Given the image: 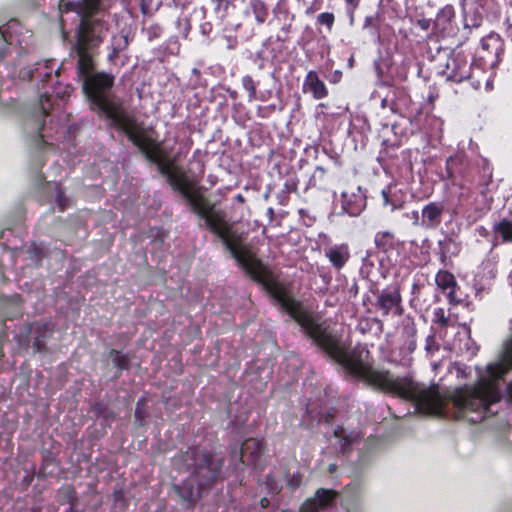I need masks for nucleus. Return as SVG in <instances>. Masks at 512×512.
I'll use <instances>...</instances> for the list:
<instances>
[{
  "instance_id": "1",
  "label": "nucleus",
  "mask_w": 512,
  "mask_h": 512,
  "mask_svg": "<svg viewBox=\"0 0 512 512\" xmlns=\"http://www.w3.org/2000/svg\"><path fill=\"white\" fill-rule=\"evenodd\" d=\"M145 158L157 165L173 190L179 191L188 201L193 212L204 219L206 227L215 234L230 252L231 256L256 282L261 284L281 309L289 314L305 334L333 361L344 369H367V350L361 347L349 348L341 335L324 322H319L302 303L288 293L286 286L277 276L243 245V234L226 218L223 210L216 209L202 194L192 191L187 175L175 165V159H168L155 140L141 151Z\"/></svg>"
},
{
  "instance_id": "2",
  "label": "nucleus",
  "mask_w": 512,
  "mask_h": 512,
  "mask_svg": "<svg viewBox=\"0 0 512 512\" xmlns=\"http://www.w3.org/2000/svg\"><path fill=\"white\" fill-rule=\"evenodd\" d=\"M145 158L157 165L173 190L179 191L188 201L193 212L204 219L206 227L215 234L230 252L231 256L256 282L261 284L281 309L289 314L303 329L305 334L333 361L345 370H365V349L349 348L341 335L334 332L324 322H319L302 303L288 293L286 286L277 276L243 245V234L226 218L223 210L216 209L202 194L192 191L187 175L175 165V159H168L155 140L141 151Z\"/></svg>"
},
{
  "instance_id": "3",
  "label": "nucleus",
  "mask_w": 512,
  "mask_h": 512,
  "mask_svg": "<svg viewBox=\"0 0 512 512\" xmlns=\"http://www.w3.org/2000/svg\"><path fill=\"white\" fill-rule=\"evenodd\" d=\"M84 28L75 42L73 51L78 57L77 72L83 82V91L91 104L101 113L113 115L116 111L115 101L110 94L114 84V76L105 72L93 73V56L95 49L102 43L107 35V28L102 24L95 27L92 36Z\"/></svg>"
},
{
  "instance_id": "4",
  "label": "nucleus",
  "mask_w": 512,
  "mask_h": 512,
  "mask_svg": "<svg viewBox=\"0 0 512 512\" xmlns=\"http://www.w3.org/2000/svg\"><path fill=\"white\" fill-rule=\"evenodd\" d=\"M173 463L178 470L190 472L198 490H205L216 481L223 466V459L198 448H188L176 456Z\"/></svg>"
},
{
  "instance_id": "5",
  "label": "nucleus",
  "mask_w": 512,
  "mask_h": 512,
  "mask_svg": "<svg viewBox=\"0 0 512 512\" xmlns=\"http://www.w3.org/2000/svg\"><path fill=\"white\" fill-rule=\"evenodd\" d=\"M61 25H64L63 15L69 12H75L80 17L78 25L76 41L84 28H87V34L92 36L95 27L102 23L107 29L108 25L102 18L95 17V14L102 10L101 0H80L74 2L71 0H60L58 4Z\"/></svg>"
},
{
  "instance_id": "6",
  "label": "nucleus",
  "mask_w": 512,
  "mask_h": 512,
  "mask_svg": "<svg viewBox=\"0 0 512 512\" xmlns=\"http://www.w3.org/2000/svg\"><path fill=\"white\" fill-rule=\"evenodd\" d=\"M115 108V113L113 115L105 114L106 117L118 124L127 135L128 139L138 147L140 151L154 141L143 129L137 127V123L134 119L124 114L120 104L117 102L115 103Z\"/></svg>"
},
{
  "instance_id": "7",
  "label": "nucleus",
  "mask_w": 512,
  "mask_h": 512,
  "mask_svg": "<svg viewBox=\"0 0 512 512\" xmlns=\"http://www.w3.org/2000/svg\"><path fill=\"white\" fill-rule=\"evenodd\" d=\"M339 495L330 489H318L313 498L308 499L300 508V512H340L338 511ZM341 512H348L342 509Z\"/></svg>"
},
{
  "instance_id": "8",
  "label": "nucleus",
  "mask_w": 512,
  "mask_h": 512,
  "mask_svg": "<svg viewBox=\"0 0 512 512\" xmlns=\"http://www.w3.org/2000/svg\"><path fill=\"white\" fill-rule=\"evenodd\" d=\"M375 307L381 310L384 316L390 313L397 316L402 315L403 308L400 287L393 285L383 289L377 295Z\"/></svg>"
},
{
  "instance_id": "9",
  "label": "nucleus",
  "mask_w": 512,
  "mask_h": 512,
  "mask_svg": "<svg viewBox=\"0 0 512 512\" xmlns=\"http://www.w3.org/2000/svg\"><path fill=\"white\" fill-rule=\"evenodd\" d=\"M471 65L460 55L448 57L442 73L448 80L462 82L470 77Z\"/></svg>"
},
{
  "instance_id": "10",
  "label": "nucleus",
  "mask_w": 512,
  "mask_h": 512,
  "mask_svg": "<svg viewBox=\"0 0 512 512\" xmlns=\"http://www.w3.org/2000/svg\"><path fill=\"white\" fill-rule=\"evenodd\" d=\"M263 451L264 445L261 440L248 438L242 443L240 459L244 464L254 465L261 457Z\"/></svg>"
},
{
  "instance_id": "11",
  "label": "nucleus",
  "mask_w": 512,
  "mask_h": 512,
  "mask_svg": "<svg viewBox=\"0 0 512 512\" xmlns=\"http://www.w3.org/2000/svg\"><path fill=\"white\" fill-rule=\"evenodd\" d=\"M194 483L195 481H193L192 477L190 476L188 479L184 480L182 484L174 485V490L186 504L187 508H192L194 506L195 502L198 498H200L201 492L203 491L198 490V486L195 489L193 486Z\"/></svg>"
},
{
  "instance_id": "12",
  "label": "nucleus",
  "mask_w": 512,
  "mask_h": 512,
  "mask_svg": "<svg viewBox=\"0 0 512 512\" xmlns=\"http://www.w3.org/2000/svg\"><path fill=\"white\" fill-rule=\"evenodd\" d=\"M444 205L439 202H430L422 209V225L435 228L440 225L444 212Z\"/></svg>"
},
{
  "instance_id": "13",
  "label": "nucleus",
  "mask_w": 512,
  "mask_h": 512,
  "mask_svg": "<svg viewBox=\"0 0 512 512\" xmlns=\"http://www.w3.org/2000/svg\"><path fill=\"white\" fill-rule=\"evenodd\" d=\"M334 436L338 439V446L343 455L349 453L352 445L360 442L363 437L359 431H347L343 427L335 428Z\"/></svg>"
},
{
  "instance_id": "14",
  "label": "nucleus",
  "mask_w": 512,
  "mask_h": 512,
  "mask_svg": "<svg viewBox=\"0 0 512 512\" xmlns=\"http://www.w3.org/2000/svg\"><path fill=\"white\" fill-rule=\"evenodd\" d=\"M325 256L336 269H341L350 258L347 244L335 245L325 250Z\"/></svg>"
},
{
  "instance_id": "15",
  "label": "nucleus",
  "mask_w": 512,
  "mask_h": 512,
  "mask_svg": "<svg viewBox=\"0 0 512 512\" xmlns=\"http://www.w3.org/2000/svg\"><path fill=\"white\" fill-rule=\"evenodd\" d=\"M435 281L437 286L447 294L451 302L459 301L455 294L457 282L453 274L446 270H440L436 275Z\"/></svg>"
},
{
  "instance_id": "16",
  "label": "nucleus",
  "mask_w": 512,
  "mask_h": 512,
  "mask_svg": "<svg viewBox=\"0 0 512 512\" xmlns=\"http://www.w3.org/2000/svg\"><path fill=\"white\" fill-rule=\"evenodd\" d=\"M305 87H308L315 99H323L328 95L326 85L319 79L315 71H309L305 78Z\"/></svg>"
},
{
  "instance_id": "17",
  "label": "nucleus",
  "mask_w": 512,
  "mask_h": 512,
  "mask_svg": "<svg viewBox=\"0 0 512 512\" xmlns=\"http://www.w3.org/2000/svg\"><path fill=\"white\" fill-rule=\"evenodd\" d=\"M439 254L444 266H448L453 256L458 255L460 251L459 244L452 238H446L439 241Z\"/></svg>"
},
{
  "instance_id": "18",
  "label": "nucleus",
  "mask_w": 512,
  "mask_h": 512,
  "mask_svg": "<svg viewBox=\"0 0 512 512\" xmlns=\"http://www.w3.org/2000/svg\"><path fill=\"white\" fill-rule=\"evenodd\" d=\"M341 196H342L343 209L349 215L356 216L361 212V210L364 207V199L361 195H359L357 197L358 199L355 201L354 204L350 203V201L348 199L349 195L347 192H343Z\"/></svg>"
},
{
  "instance_id": "19",
  "label": "nucleus",
  "mask_w": 512,
  "mask_h": 512,
  "mask_svg": "<svg viewBox=\"0 0 512 512\" xmlns=\"http://www.w3.org/2000/svg\"><path fill=\"white\" fill-rule=\"evenodd\" d=\"M250 8L258 24H263L268 17V8L261 0H251Z\"/></svg>"
},
{
  "instance_id": "20",
  "label": "nucleus",
  "mask_w": 512,
  "mask_h": 512,
  "mask_svg": "<svg viewBox=\"0 0 512 512\" xmlns=\"http://www.w3.org/2000/svg\"><path fill=\"white\" fill-rule=\"evenodd\" d=\"M394 234L390 231L378 232L375 235V245L382 251L393 248Z\"/></svg>"
},
{
  "instance_id": "21",
  "label": "nucleus",
  "mask_w": 512,
  "mask_h": 512,
  "mask_svg": "<svg viewBox=\"0 0 512 512\" xmlns=\"http://www.w3.org/2000/svg\"><path fill=\"white\" fill-rule=\"evenodd\" d=\"M494 231L501 235L504 241H512V222L503 219L494 225Z\"/></svg>"
},
{
  "instance_id": "22",
  "label": "nucleus",
  "mask_w": 512,
  "mask_h": 512,
  "mask_svg": "<svg viewBox=\"0 0 512 512\" xmlns=\"http://www.w3.org/2000/svg\"><path fill=\"white\" fill-rule=\"evenodd\" d=\"M110 357L112 359V362L115 366H117L119 369H127L129 367V360L127 356L121 354L117 350H111Z\"/></svg>"
},
{
  "instance_id": "23",
  "label": "nucleus",
  "mask_w": 512,
  "mask_h": 512,
  "mask_svg": "<svg viewBox=\"0 0 512 512\" xmlns=\"http://www.w3.org/2000/svg\"><path fill=\"white\" fill-rule=\"evenodd\" d=\"M334 22H335V16L331 12H323L317 16V23L319 25L325 26L328 31L332 30Z\"/></svg>"
},
{
  "instance_id": "24",
  "label": "nucleus",
  "mask_w": 512,
  "mask_h": 512,
  "mask_svg": "<svg viewBox=\"0 0 512 512\" xmlns=\"http://www.w3.org/2000/svg\"><path fill=\"white\" fill-rule=\"evenodd\" d=\"M242 85L244 89L249 93V100L252 101L256 99V83L253 78L249 75L244 76L242 78Z\"/></svg>"
},
{
  "instance_id": "25",
  "label": "nucleus",
  "mask_w": 512,
  "mask_h": 512,
  "mask_svg": "<svg viewBox=\"0 0 512 512\" xmlns=\"http://www.w3.org/2000/svg\"><path fill=\"white\" fill-rule=\"evenodd\" d=\"M39 103H40V109H41L40 116L46 117L49 114V111L52 106L50 96L45 92L43 95L40 96Z\"/></svg>"
},
{
  "instance_id": "26",
  "label": "nucleus",
  "mask_w": 512,
  "mask_h": 512,
  "mask_svg": "<svg viewBox=\"0 0 512 512\" xmlns=\"http://www.w3.org/2000/svg\"><path fill=\"white\" fill-rule=\"evenodd\" d=\"M379 15H369L365 17L363 29H373L375 34H378Z\"/></svg>"
},
{
  "instance_id": "27",
  "label": "nucleus",
  "mask_w": 512,
  "mask_h": 512,
  "mask_svg": "<svg viewBox=\"0 0 512 512\" xmlns=\"http://www.w3.org/2000/svg\"><path fill=\"white\" fill-rule=\"evenodd\" d=\"M145 417H146L145 401H144V399H140L136 404L135 419L140 425H143Z\"/></svg>"
},
{
  "instance_id": "28",
  "label": "nucleus",
  "mask_w": 512,
  "mask_h": 512,
  "mask_svg": "<svg viewBox=\"0 0 512 512\" xmlns=\"http://www.w3.org/2000/svg\"><path fill=\"white\" fill-rule=\"evenodd\" d=\"M177 28L183 38H186L190 32L191 24L188 18H179L177 20Z\"/></svg>"
},
{
  "instance_id": "29",
  "label": "nucleus",
  "mask_w": 512,
  "mask_h": 512,
  "mask_svg": "<svg viewBox=\"0 0 512 512\" xmlns=\"http://www.w3.org/2000/svg\"><path fill=\"white\" fill-rule=\"evenodd\" d=\"M128 45V38L127 36H115L113 37V50L114 54H117L122 49L126 48Z\"/></svg>"
},
{
  "instance_id": "30",
  "label": "nucleus",
  "mask_w": 512,
  "mask_h": 512,
  "mask_svg": "<svg viewBox=\"0 0 512 512\" xmlns=\"http://www.w3.org/2000/svg\"><path fill=\"white\" fill-rule=\"evenodd\" d=\"M459 162L457 157H449L446 161V171L449 179H453L455 175V164Z\"/></svg>"
},
{
  "instance_id": "31",
  "label": "nucleus",
  "mask_w": 512,
  "mask_h": 512,
  "mask_svg": "<svg viewBox=\"0 0 512 512\" xmlns=\"http://www.w3.org/2000/svg\"><path fill=\"white\" fill-rule=\"evenodd\" d=\"M347 5V12L350 17L351 23L354 21V14L356 9L359 7L361 0H345Z\"/></svg>"
},
{
  "instance_id": "32",
  "label": "nucleus",
  "mask_w": 512,
  "mask_h": 512,
  "mask_svg": "<svg viewBox=\"0 0 512 512\" xmlns=\"http://www.w3.org/2000/svg\"><path fill=\"white\" fill-rule=\"evenodd\" d=\"M435 321L439 323L441 326H447L448 325V317L445 316V311L443 308H438L434 312Z\"/></svg>"
},
{
  "instance_id": "33",
  "label": "nucleus",
  "mask_w": 512,
  "mask_h": 512,
  "mask_svg": "<svg viewBox=\"0 0 512 512\" xmlns=\"http://www.w3.org/2000/svg\"><path fill=\"white\" fill-rule=\"evenodd\" d=\"M1 38H0V60L4 59L7 52V44L8 39L6 38L4 34L3 27L0 28Z\"/></svg>"
},
{
  "instance_id": "34",
  "label": "nucleus",
  "mask_w": 512,
  "mask_h": 512,
  "mask_svg": "<svg viewBox=\"0 0 512 512\" xmlns=\"http://www.w3.org/2000/svg\"><path fill=\"white\" fill-rule=\"evenodd\" d=\"M425 350L429 353L439 350V345L437 344L435 337L433 335H429L426 338Z\"/></svg>"
},
{
  "instance_id": "35",
  "label": "nucleus",
  "mask_w": 512,
  "mask_h": 512,
  "mask_svg": "<svg viewBox=\"0 0 512 512\" xmlns=\"http://www.w3.org/2000/svg\"><path fill=\"white\" fill-rule=\"evenodd\" d=\"M266 484L272 494H277L281 490V486L272 476H267Z\"/></svg>"
},
{
  "instance_id": "36",
  "label": "nucleus",
  "mask_w": 512,
  "mask_h": 512,
  "mask_svg": "<svg viewBox=\"0 0 512 512\" xmlns=\"http://www.w3.org/2000/svg\"><path fill=\"white\" fill-rule=\"evenodd\" d=\"M44 336H37L35 338V341L33 343V347L38 351V352H42L45 350L46 348V342L45 340L43 339Z\"/></svg>"
},
{
  "instance_id": "37",
  "label": "nucleus",
  "mask_w": 512,
  "mask_h": 512,
  "mask_svg": "<svg viewBox=\"0 0 512 512\" xmlns=\"http://www.w3.org/2000/svg\"><path fill=\"white\" fill-rule=\"evenodd\" d=\"M301 483V477L299 475H293L288 481L287 484L292 489L297 488Z\"/></svg>"
},
{
  "instance_id": "38",
  "label": "nucleus",
  "mask_w": 512,
  "mask_h": 512,
  "mask_svg": "<svg viewBox=\"0 0 512 512\" xmlns=\"http://www.w3.org/2000/svg\"><path fill=\"white\" fill-rule=\"evenodd\" d=\"M417 25L422 29V30H428L430 28V25H431V20L430 19H426V18H422V19H419L417 20Z\"/></svg>"
},
{
  "instance_id": "39",
  "label": "nucleus",
  "mask_w": 512,
  "mask_h": 512,
  "mask_svg": "<svg viewBox=\"0 0 512 512\" xmlns=\"http://www.w3.org/2000/svg\"><path fill=\"white\" fill-rule=\"evenodd\" d=\"M452 17L453 16V9L452 7H445L443 10H441V12L438 14V20L441 19V17Z\"/></svg>"
},
{
  "instance_id": "40",
  "label": "nucleus",
  "mask_w": 512,
  "mask_h": 512,
  "mask_svg": "<svg viewBox=\"0 0 512 512\" xmlns=\"http://www.w3.org/2000/svg\"><path fill=\"white\" fill-rule=\"evenodd\" d=\"M56 202L60 206V210L63 211L66 207V204H65L66 199H65L63 193H61V192L58 193Z\"/></svg>"
},
{
  "instance_id": "41",
  "label": "nucleus",
  "mask_w": 512,
  "mask_h": 512,
  "mask_svg": "<svg viewBox=\"0 0 512 512\" xmlns=\"http://www.w3.org/2000/svg\"><path fill=\"white\" fill-rule=\"evenodd\" d=\"M506 23H507V34L510 38H512V15L507 16Z\"/></svg>"
},
{
  "instance_id": "42",
  "label": "nucleus",
  "mask_w": 512,
  "mask_h": 512,
  "mask_svg": "<svg viewBox=\"0 0 512 512\" xmlns=\"http://www.w3.org/2000/svg\"><path fill=\"white\" fill-rule=\"evenodd\" d=\"M484 172L487 173V179L485 181V185H488L492 182V171L488 165L484 166L483 168Z\"/></svg>"
},
{
  "instance_id": "43",
  "label": "nucleus",
  "mask_w": 512,
  "mask_h": 512,
  "mask_svg": "<svg viewBox=\"0 0 512 512\" xmlns=\"http://www.w3.org/2000/svg\"><path fill=\"white\" fill-rule=\"evenodd\" d=\"M506 399L512 404V381L507 385L506 388Z\"/></svg>"
},
{
  "instance_id": "44",
  "label": "nucleus",
  "mask_w": 512,
  "mask_h": 512,
  "mask_svg": "<svg viewBox=\"0 0 512 512\" xmlns=\"http://www.w3.org/2000/svg\"><path fill=\"white\" fill-rule=\"evenodd\" d=\"M217 8L220 9L222 6H223V10L224 12H226L228 6H229V1L228 0H217Z\"/></svg>"
},
{
  "instance_id": "45",
  "label": "nucleus",
  "mask_w": 512,
  "mask_h": 512,
  "mask_svg": "<svg viewBox=\"0 0 512 512\" xmlns=\"http://www.w3.org/2000/svg\"><path fill=\"white\" fill-rule=\"evenodd\" d=\"M293 20V16H291L290 18V21ZM290 28H291V22L285 24L283 27H282V30L285 32V34H288L290 32Z\"/></svg>"
},
{
  "instance_id": "46",
  "label": "nucleus",
  "mask_w": 512,
  "mask_h": 512,
  "mask_svg": "<svg viewBox=\"0 0 512 512\" xmlns=\"http://www.w3.org/2000/svg\"><path fill=\"white\" fill-rule=\"evenodd\" d=\"M28 251L33 252L36 256L41 254V249L36 246H34L32 249H29Z\"/></svg>"
},
{
  "instance_id": "47",
  "label": "nucleus",
  "mask_w": 512,
  "mask_h": 512,
  "mask_svg": "<svg viewBox=\"0 0 512 512\" xmlns=\"http://www.w3.org/2000/svg\"><path fill=\"white\" fill-rule=\"evenodd\" d=\"M44 128H45V124H44V122H43V123L39 126V136H40L42 139H44V138L46 137V135L42 133V131L44 130Z\"/></svg>"
},
{
  "instance_id": "48",
  "label": "nucleus",
  "mask_w": 512,
  "mask_h": 512,
  "mask_svg": "<svg viewBox=\"0 0 512 512\" xmlns=\"http://www.w3.org/2000/svg\"><path fill=\"white\" fill-rule=\"evenodd\" d=\"M337 469V465L336 464H330L329 467H328V471L330 473H334Z\"/></svg>"
},
{
  "instance_id": "49",
  "label": "nucleus",
  "mask_w": 512,
  "mask_h": 512,
  "mask_svg": "<svg viewBox=\"0 0 512 512\" xmlns=\"http://www.w3.org/2000/svg\"><path fill=\"white\" fill-rule=\"evenodd\" d=\"M319 172L321 175L325 173V169L322 167H317L315 173Z\"/></svg>"
},
{
  "instance_id": "50",
  "label": "nucleus",
  "mask_w": 512,
  "mask_h": 512,
  "mask_svg": "<svg viewBox=\"0 0 512 512\" xmlns=\"http://www.w3.org/2000/svg\"><path fill=\"white\" fill-rule=\"evenodd\" d=\"M313 12H314V9H313V8H308V9L306 10V14H308V15H309V14H312Z\"/></svg>"
},
{
  "instance_id": "51",
  "label": "nucleus",
  "mask_w": 512,
  "mask_h": 512,
  "mask_svg": "<svg viewBox=\"0 0 512 512\" xmlns=\"http://www.w3.org/2000/svg\"><path fill=\"white\" fill-rule=\"evenodd\" d=\"M236 199H237L238 201H242V202L244 201V198H243V196H242V195H237Z\"/></svg>"
},
{
  "instance_id": "52",
  "label": "nucleus",
  "mask_w": 512,
  "mask_h": 512,
  "mask_svg": "<svg viewBox=\"0 0 512 512\" xmlns=\"http://www.w3.org/2000/svg\"><path fill=\"white\" fill-rule=\"evenodd\" d=\"M51 76V73H46L45 74V77H50Z\"/></svg>"
}]
</instances>
